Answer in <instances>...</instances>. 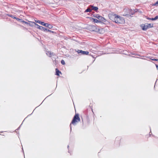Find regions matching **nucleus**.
<instances>
[{
	"label": "nucleus",
	"mask_w": 158,
	"mask_h": 158,
	"mask_svg": "<svg viewBox=\"0 0 158 158\" xmlns=\"http://www.w3.org/2000/svg\"><path fill=\"white\" fill-rule=\"evenodd\" d=\"M109 16L110 19L116 23L123 24L125 23L124 18L116 14H110Z\"/></svg>",
	"instance_id": "nucleus-1"
},
{
	"label": "nucleus",
	"mask_w": 158,
	"mask_h": 158,
	"mask_svg": "<svg viewBox=\"0 0 158 158\" xmlns=\"http://www.w3.org/2000/svg\"><path fill=\"white\" fill-rule=\"evenodd\" d=\"M80 120V119L79 117V114H76L73 117V120L70 125L71 131L72 130V124H73L74 126H75L76 124V123L79 122Z\"/></svg>",
	"instance_id": "nucleus-2"
},
{
	"label": "nucleus",
	"mask_w": 158,
	"mask_h": 158,
	"mask_svg": "<svg viewBox=\"0 0 158 158\" xmlns=\"http://www.w3.org/2000/svg\"><path fill=\"white\" fill-rule=\"evenodd\" d=\"M35 22L37 23L41 24L42 25L46 27H48L49 29H51L53 27V26L52 25L48 23H45L44 22H41L40 20H37V21H35Z\"/></svg>",
	"instance_id": "nucleus-3"
},
{
	"label": "nucleus",
	"mask_w": 158,
	"mask_h": 158,
	"mask_svg": "<svg viewBox=\"0 0 158 158\" xmlns=\"http://www.w3.org/2000/svg\"><path fill=\"white\" fill-rule=\"evenodd\" d=\"M89 6L90 7L91 11L92 10H94L96 11L97 12H98V8L97 7L94 6L92 5H90Z\"/></svg>",
	"instance_id": "nucleus-4"
},
{
	"label": "nucleus",
	"mask_w": 158,
	"mask_h": 158,
	"mask_svg": "<svg viewBox=\"0 0 158 158\" xmlns=\"http://www.w3.org/2000/svg\"><path fill=\"white\" fill-rule=\"evenodd\" d=\"M77 52L78 53H81L84 55H88L89 54V52L88 51H84L81 50H78Z\"/></svg>",
	"instance_id": "nucleus-5"
},
{
	"label": "nucleus",
	"mask_w": 158,
	"mask_h": 158,
	"mask_svg": "<svg viewBox=\"0 0 158 158\" xmlns=\"http://www.w3.org/2000/svg\"><path fill=\"white\" fill-rule=\"evenodd\" d=\"M98 20L101 21V22L103 21L104 22H106V20L105 19L102 17V16H101L99 15V16H98Z\"/></svg>",
	"instance_id": "nucleus-6"
},
{
	"label": "nucleus",
	"mask_w": 158,
	"mask_h": 158,
	"mask_svg": "<svg viewBox=\"0 0 158 158\" xmlns=\"http://www.w3.org/2000/svg\"><path fill=\"white\" fill-rule=\"evenodd\" d=\"M147 27V25H146V24L144 25L143 24L141 25V27L142 28V30L143 31H146L147 30L148 28Z\"/></svg>",
	"instance_id": "nucleus-7"
},
{
	"label": "nucleus",
	"mask_w": 158,
	"mask_h": 158,
	"mask_svg": "<svg viewBox=\"0 0 158 158\" xmlns=\"http://www.w3.org/2000/svg\"><path fill=\"white\" fill-rule=\"evenodd\" d=\"M93 20V21L95 23H104L102 22H101L100 21H99L96 19H94L93 18H91Z\"/></svg>",
	"instance_id": "nucleus-8"
},
{
	"label": "nucleus",
	"mask_w": 158,
	"mask_h": 158,
	"mask_svg": "<svg viewBox=\"0 0 158 158\" xmlns=\"http://www.w3.org/2000/svg\"><path fill=\"white\" fill-rule=\"evenodd\" d=\"M147 19L148 20H157V19H158V16L157 15L154 18H150L149 17L147 18Z\"/></svg>",
	"instance_id": "nucleus-9"
},
{
	"label": "nucleus",
	"mask_w": 158,
	"mask_h": 158,
	"mask_svg": "<svg viewBox=\"0 0 158 158\" xmlns=\"http://www.w3.org/2000/svg\"><path fill=\"white\" fill-rule=\"evenodd\" d=\"M60 73H61V72L58 69L56 68V75L59 76L60 75Z\"/></svg>",
	"instance_id": "nucleus-10"
},
{
	"label": "nucleus",
	"mask_w": 158,
	"mask_h": 158,
	"mask_svg": "<svg viewBox=\"0 0 158 158\" xmlns=\"http://www.w3.org/2000/svg\"><path fill=\"white\" fill-rule=\"evenodd\" d=\"M92 28H93V31H98L99 30V29L98 28H97L95 26H93L92 27Z\"/></svg>",
	"instance_id": "nucleus-11"
},
{
	"label": "nucleus",
	"mask_w": 158,
	"mask_h": 158,
	"mask_svg": "<svg viewBox=\"0 0 158 158\" xmlns=\"http://www.w3.org/2000/svg\"><path fill=\"white\" fill-rule=\"evenodd\" d=\"M91 12V10L90 7L89 6V7H88V8L85 10L84 12H85V13L88 12Z\"/></svg>",
	"instance_id": "nucleus-12"
},
{
	"label": "nucleus",
	"mask_w": 158,
	"mask_h": 158,
	"mask_svg": "<svg viewBox=\"0 0 158 158\" xmlns=\"http://www.w3.org/2000/svg\"><path fill=\"white\" fill-rule=\"evenodd\" d=\"M147 28L148 29V28H151V27H153V24H152V23H149V24H147Z\"/></svg>",
	"instance_id": "nucleus-13"
},
{
	"label": "nucleus",
	"mask_w": 158,
	"mask_h": 158,
	"mask_svg": "<svg viewBox=\"0 0 158 158\" xmlns=\"http://www.w3.org/2000/svg\"><path fill=\"white\" fill-rule=\"evenodd\" d=\"M35 25L36 26H37L36 27L37 28L39 29L42 30L43 27H42V26H39L37 24H36V23L35 24Z\"/></svg>",
	"instance_id": "nucleus-14"
},
{
	"label": "nucleus",
	"mask_w": 158,
	"mask_h": 158,
	"mask_svg": "<svg viewBox=\"0 0 158 158\" xmlns=\"http://www.w3.org/2000/svg\"><path fill=\"white\" fill-rule=\"evenodd\" d=\"M6 15L7 16H8L9 17H11L12 18L14 19H15L16 18L15 17L14 15H12L7 14H6Z\"/></svg>",
	"instance_id": "nucleus-15"
},
{
	"label": "nucleus",
	"mask_w": 158,
	"mask_h": 158,
	"mask_svg": "<svg viewBox=\"0 0 158 158\" xmlns=\"http://www.w3.org/2000/svg\"><path fill=\"white\" fill-rule=\"evenodd\" d=\"M52 53L51 52H47L46 53V54L48 55L49 56V57H51V56L52 55Z\"/></svg>",
	"instance_id": "nucleus-16"
},
{
	"label": "nucleus",
	"mask_w": 158,
	"mask_h": 158,
	"mask_svg": "<svg viewBox=\"0 0 158 158\" xmlns=\"http://www.w3.org/2000/svg\"><path fill=\"white\" fill-rule=\"evenodd\" d=\"M21 20H19V21L20 22H21L25 23L26 24H27L28 23L27 22L25 21H24L22 19H21Z\"/></svg>",
	"instance_id": "nucleus-17"
},
{
	"label": "nucleus",
	"mask_w": 158,
	"mask_h": 158,
	"mask_svg": "<svg viewBox=\"0 0 158 158\" xmlns=\"http://www.w3.org/2000/svg\"><path fill=\"white\" fill-rule=\"evenodd\" d=\"M61 63L63 65H64L65 64V61L64 60H62L61 61Z\"/></svg>",
	"instance_id": "nucleus-18"
},
{
	"label": "nucleus",
	"mask_w": 158,
	"mask_h": 158,
	"mask_svg": "<svg viewBox=\"0 0 158 158\" xmlns=\"http://www.w3.org/2000/svg\"><path fill=\"white\" fill-rule=\"evenodd\" d=\"M47 28H46L43 27L41 31H47Z\"/></svg>",
	"instance_id": "nucleus-19"
},
{
	"label": "nucleus",
	"mask_w": 158,
	"mask_h": 158,
	"mask_svg": "<svg viewBox=\"0 0 158 158\" xmlns=\"http://www.w3.org/2000/svg\"><path fill=\"white\" fill-rule=\"evenodd\" d=\"M129 10V14H131V15L132 13H133L134 11L132 9Z\"/></svg>",
	"instance_id": "nucleus-20"
},
{
	"label": "nucleus",
	"mask_w": 158,
	"mask_h": 158,
	"mask_svg": "<svg viewBox=\"0 0 158 158\" xmlns=\"http://www.w3.org/2000/svg\"><path fill=\"white\" fill-rule=\"evenodd\" d=\"M137 9H135V10H134L133 11L134 12H133V13L131 14V15H133L135 12H136L137 11Z\"/></svg>",
	"instance_id": "nucleus-21"
},
{
	"label": "nucleus",
	"mask_w": 158,
	"mask_h": 158,
	"mask_svg": "<svg viewBox=\"0 0 158 158\" xmlns=\"http://www.w3.org/2000/svg\"><path fill=\"white\" fill-rule=\"evenodd\" d=\"M98 16H99V15H98V14H96V15H93V16L94 17H96V18H97V19L98 18Z\"/></svg>",
	"instance_id": "nucleus-22"
},
{
	"label": "nucleus",
	"mask_w": 158,
	"mask_h": 158,
	"mask_svg": "<svg viewBox=\"0 0 158 158\" xmlns=\"http://www.w3.org/2000/svg\"><path fill=\"white\" fill-rule=\"evenodd\" d=\"M47 31H48V32H52V33H54V31H52L51 30H49V29H47Z\"/></svg>",
	"instance_id": "nucleus-23"
},
{
	"label": "nucleus",
	"mask_w": 158,
	"mask_h": 158,
	"mask_svg": "<svg viewBox=\"0 0 158 158\" xmlns=\"http://www.w3.org/2000/svg\"><path fill=\"white\" fill-rule=\"evenodd\" d=\"M15 19H16L18 21H19V20H21V19H19V18H16H16Z\"/></svg>",
	"instance_id": "nucleus-24"
},
{
	"label": "nucleus",
	"mask_w": 158,
	"mask_h": 158,
	"mask_svg": "<svg viewBox=\"0 0 158 158\" xmlns=\"http://www.w3.org/2000/svg\"><path fill=\"white\" fill-rule=\"evenodd\" d=\"M151 59L152 60H156H156H157V59Z\"/></svg>",
	"instance_id": "nucleus-25"
},
{
	"label": "nucleus",
	"mask_w": 158,
	"mask_h": 158,
	"mask_svg": "<svg viewBox=\"0 0 158 158\" xmlns=\"http://www.w3.org/2000/svg\"><path fill=\"white\" fill-rule=\"evenodd\" d=\"M158 4V1H157L154 4V5H156V4Z\"/></svg>",
	"instance_id": "nucleus-26"
},
{
	"label": "nucleus",
	"mask_w": 158,
	"mask_h": 158,
	"mask_svg": "<svg viewBox=\"0 0 158 158\" xmlns=\"http://www.w3.org/2000/svg\"><path fill=\"white\" fill-rule=\"evenodd\" d=\"M156 67L157 69V68H158V65H156Z\"/></svg>",
	"instance_id": "nucleus-27"
},
{
	"label": "nucleus",
	"mask_w": 158,
	"mask_h": 158,
	"mask_svg": "<svg viewBox=\"0 0 158 158\" xmlns=\"http://www.w3.org/2000/svg\"><path fill=\"white\" fill-rule=\"evenodd\" d=\"M20 127V126H19V127H18V128L17 129V130H18V129H19Z\"/></svg>",
	"instance_id": "nucleus-28"
},
{
	"label": "nucleus",
	"mask_w": 158,
	"mask_h": 158,
	"mask_svg": "<svg viewBox=\"0 0 158 158\" xmlns=\"http://www.w3.org/2000/svg\"><path fill=\"white\" fill-rule=\"evenodd\" d=\"M126 15V16L129 15H127V14H126V15Z\"/></svg>",
	"instance_id": "nucleus-29"
},
{
	"label": "nucleus",
	"mask_w": 158,
	"mask_h": 158,
	"mask_svg": "<svg viewBox=\"0 0 158 158\" xmlns=\"http://www.w3.org/2000/svg\"><path fill=\"white\" fill-rule=\"evenodd\" d=\"M157 60H156V61H158V59H156Z\"/></svg>",
	"instance_id": "nucleus-30"
},
{
	"label": "nucleus",
	"mask_w": 158,
	"mask_h": 158,
	"mask_svg": "<svg viewBox=\"0 0 158 158\" xmlns=\"http://www.w3.org/2000/svg\"><path fill=\"white\" fill-rule=\"evenodd\" d=\"M67 147H68V148H69V145Z\"/></svg>",
	"instance_id": "nucleus-31"
},
{
	"label": "nucleus",
	"mask_w": 158,
	"mask_h": 158,
	"mask_svg": "<svg viewBox=\"0 0 158 158\" xmlns=\"http://www.w3.org/2000/svg\"><path fill=\"white\" fill-rule=\"evenodd\" d=\"M157 80H158V79H157V80H156V81H157Z\"/></svg>",
	"instance_id": "nucleus-32"
},
{
	"label": "nucleus",
	"mask_w": 158,
	"mask_h": 158,
	"mask_svg": "<svg viewBox=\"0 0 158 158\" xmlns=\"http://www.w3.org/2000/svg\"><path fill=\"white\" fill-rule=\"evenodd\" d=\"M150 133H151V131L150 132ZM150 135H151L150 134Z\"/></svg>",
	"instance_id": "nucleus-33"
},
{
	"label": "nucleus",
	"mask_w": 158,
	"mask_h": 158,
	"mask_svg": "<svg viewBox=\"0 0 158 158\" xmlns=\"http://www.w3.org/2000/svg\"><path fill=\"white\" fill-rule=\"evenodd\" d=\"M22 150H23V148H22Z\"/></svg>",
	"instance_id": "nucleus-34"
}]
</instances>
